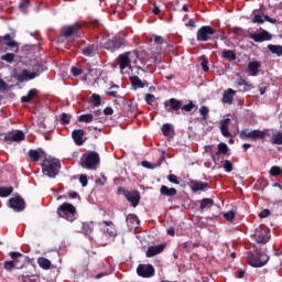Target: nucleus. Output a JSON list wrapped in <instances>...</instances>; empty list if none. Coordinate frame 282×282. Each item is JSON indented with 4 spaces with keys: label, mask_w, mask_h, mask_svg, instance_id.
<instances>
[{
    "label": "nucleus",
    "mask_w": 282,
    "mask_h": 282,
    "mask_svg": "<svg viewBox=\"0 0 282 282\" xmlns=\"http://www.w3.org/2000/svg\"><path fill=\"white\" fill-rule=\"evenodd\" d=\"M82 37V24L75 22L72 25H64L61 29V34L57 37L58 42H64V40L69 41L70 39Z\"/></svg>",
    "instance_id": "f257e3e1"
},
{
    "label": "nucleus",
    "mask_w": 282,
    "mask_h": 282,
    "mask_svg": "<svg viewBox=\"0 0 282 282\" xmlns=\"http://www.w3.org/2000/svg\"><path fill=\"white\" fill-rule=\"evenodd\" d=\"M196 108V105L193 101H189L188 105L183 106V101L172 97L171 99L164 101V109L167 112H174L182 110L183 112H192Z\"/></svg>",
    "instance_id": "f03ea898"
},
{
    "label": "nucleus",
    "mask_w": 282,
    "mask_h": 282,
    "mask_svg": "<svg viewBox=\"0 0 282 282\" xmlns=\"http://www.w3.org/2000/svg\"><path fill=\"white\" fill-rule=\"evenodd\" d=\"M100 164V156L97 152H88L80 158L79 165L86 170H95Z\"/></svg>",
    "instance_id": "7ed1b4c3"
},
{
    "label": "nucleus",
    "mask_w": 282,
    "mask_h": 282,
    "mask_svg": "<svg viewBox=\"0 0 282 282\" xmlns=\"http://www.w3.org/2000/svg\"><path fill=\"white\" fill-rule=\"evenodd\" d=\"M216 34H217V31L216 29H213L212 25H202L196 33V39L198 42L205 43L208 41L218 40L219 36Z\"/></svg>",
    "instance_id": "20e7f679"
},
{
    "label": "nucleus",
    "mask_w": 282,
    "mask_h": 282,
    "mask_svg": "<svg viewBox=\"0 0 282 282\" xmlns=\"http://www.w3.org/2000/svg\"><path fill=\"white\" fill-rule=\"evenodd\" d=\"M41 167L44 175L48 177H56L59 173L61 163L55 160L44 159Z\"/></svg>",
    "instance_id": "39448f33"
},
{
    "label": "nucleus",
    "mask_w": 282,
    "mask_h": 282,
    "mask_svg": "<svg viewBox=\"0 0 282 282\" xmlns=\"http://www.w3.org/2000/svg\"><path fill=\"white\" fill-rule=\"evenodd\" d=\"M76 207L73 206L69 203H63L58 208H57V215L61 218L66 219L69 223H73L76 219Z\"/></svg>",
    "instance_id": "423d86ee"
},
{
    "label": "nucleus",
    "mask_w": 282,
    "mask_h": 282,
    "mask_svg": "<svg viewBox=\"0 0 282 282\" xmlns=\"http://www.w3.org/2000/svg\"><path fill=\"white\" fill-rule=\"evenodd\" d=\"M268 261H269V257L258 249L252 250L249 253V263L253 268H262L268 263Z\"/></svg>",
    "instance_id": "0eeeda50"
},
{
    "label": "nucleus",
    "mask_w": 282,
    "mask_h": 282,
    "mask_svg": "<svg viewBox=\"0 0 282 282\" xmlns=\"http://www.w3.org/2000/svg\"><path fill=\"white\" fill-rule=\"evenodd\" d=\"M124 37H120V35H115V37H111L110 40H107V42H105L104 48L110 52H116L124 46Z\"/></svg>",
    "instance_id": "6e6552de"
},
{
    "label": "nucleus",
    "mask_w": 282,
    "mask_h": 282,
    "mask_svg": "<svg viewBox=\"0 0 282 282\" xmlns=\"http://www.w3.org/2000/svg\"><path fill=\"white\" fill-rule=\"evenodd\" d=\"M265 132L260 130L250 131L249 129H243L239 133V138L243 141L246 140H262L265 138Z\"/></svg>",
    "instance_id": "1a4fd4ad"
},
{
    "label": "nucleus",
    "mask_w": 282,
    "mask_h": 282,
    "mask_svg": "<svg viewBox=\"0 0 282 282\" xmlns=\"http://www.w3.org/2000/svg\"><path fill=\"white\" fill-rule=\"evenodd\" d=\"M118 194L123 195L126 199L131 203L132 207H137L140 204V193L126 191L123 187L118 188Z\"/></svg>",
    "instance_id": "9d476101"
},
{
    "label": "nucleus",
    "mask_w": 282,
    "mask_h": 282,
    "mask_svg": "<svg viewBox=\"0 0 282 282\" xmlns=\"http://www.w3.org/2000/svg\"><path fill=\"white\" fill-rule=\"evenodd\" d=\"M130 57H138L137 53H121V55H118V65L120 70H124L126 68H132L131 66V59Z\"/></svg>",
    "instance_id": "9b49d317"
},
{
    "label": "nucleus",
    "mask_w": 282,
    "mask_h": 282,
    "mask_svg": "<svg viewBox=\"0 0 282 282\" xmlns=\"http://www.w3.org/2000/svg\"><path fill=\"white\" fill-rule=\"evenodd\" d=\"M8 203H9V207L13 209V212L15 213H21L26 207L25 200L20 195L10 198Z\"/></svg>",
    "instance_id": "f8f14e48"
},
{
    "label": "nucleus",
    "mask_w": 282,
    "mask_h": 282,
    "mask_svg": "<svg viewBox=\"0 0 282 282\" xmlns=\"http://www.w3.org/2000/svg\"><path fill=\"white\" fill-rule=\"evenodd\" d=\"M256 241L258 243H268L270 241V229L268 228H257L254 232Z\"/></svg>",
    "instance_id": "ddd939ff"
},
{
    "label": "nucleus",
    "mask_w": 282,
    "mask_h": 282,
    "mask_svg": "<svg viewBox=\"0 0 282 282\" xmlns=\"http://www.w3.org/2000/svg\"><path fill=\"white\" fill-rule=\"evenodd\" d=\"M137 273L141 278H151L155 275V269L152 264H140L137 268Z\"/></svg>",
    "instance_id": "4468645a"
},
{
    "label": "nucleus",
    "mask_w": 282,
    "mask_h": 282,
    "mask_svg": "<svg viewBox=\"0 0 282 282\" xmlns=\"http://www.w3.org/2000/svg\"><path fill=\"white\" fill-rule=\"evenodd\" d=\"M25 140V134L23 131H15L4 134L3 141L11 143V142H22Z\"/></svg>",
    "instance_id": "2eb2a0df"
},
{
    "label": "nucleus",
    "mask_w": 282,
    "mask_h": 282,
    "mask_svg": "<svg viewBox=\"0 0 282 282\" xmlns=\"http://www.w3.org/2000/svg\"><path fill=\"white\" fill-rule=\"evenodd\" d=\"M39 76H40V73H30V70H26V68H24L21 73H18L17 75H14V78L19 83H23L26 80H33Z\"/></svg>",
    "instance_id": "dca6fc26"
},
{
    "label": "nucleus",
    "mask_w": 282,
    "mask_h": 282,
    "mask_svg": "<svg viewBox=\"0 0 282 282\" xmlns=\"http://www.w3.org/2000/svg\"><path fill=\"white\" fill-rule=\"evenodd\" d=\"M98 225L99 226L105 225L107 227V228H104V234L107 235L108 237L116 238L118 236L117 228L112 221L102 220V221L98 223Z\"/></svg>",
    "instance_id": "f3484780"
},
{
    "label": "nucleus",
    "mask_w": 282,
    "mask_h": 282,
    "mask_svg": "<svg viewBox=\"0 0 282 282\" xmlns=\"http://www.w3.org/2000/svg\"><path fill=\"white\" fill-rule=\"evenodd\" d=\"M250 39L256 43L268 42L272 40V33H269V31H262L261 33H253L250 35Z\"/></svg>",
    "instance_id": "a211bd4d"
},
{
    "label": "nucleus",
    "mask_w": 282,
    "mask_h": 282,
    "mask_svg": "<svg viewBox=\"0 0 282 282\" xmlns=\"http://www.w3.org/2000/svg\"><path fill=\"white\" fill-rule=\"evenodd\" d=\"M85 134L86 132L82 129L72 131V139L77 147H82L85 144L86 142V140H84Z\"/></svg>",
    "instance_id": "6ab92c4d"
},
{
    "label": "nucleus",
    "mask_w": 282,
    "mask_h": 282,
    "mask_svg": "<svg viewBox=\"0 0 282 282\" xmlns=\"http://www.w3.org/2000/svg\"><path fill=\"white\" fill-rule=\"evenodd\" d=\"M166 248V243L158 245V246H151L148 248L145 257L147 258H153L160 253H162Z\"/></svg>",
    "instance_id": "aec40b11"
},
{
    "label": "nucleus",
    "mask_w": 282,
    "mask_h": 282,
    "mask_svg": "<svg viewBox=\"0 0 282 282\" xmlns=\"http://www.w3.org/2000/svg\"><path fill=\"white\" fill-rule=\"evenodd\" d=\"M237 95V90H234V88H228L227 90H224L223 94V104L226 105H232L234 104V98Z\"/></svg>",
    "instance_id": "412c9836"
},
{
    "label": "nucleus",
    "mask_w": 282,
    "mask_h": 282,
    "mask_svg": "<svg viewBox=\"0 0 282 282\" xmlns=\"http://www.w3.org/2000/svg\"><path fill=\"white\" fill-rule=\"evenodd\" d=\"M230 122H231V119L228 118V119H224L220 121V133L223 137L225 138H230L232 137L231 132L229 131V126H230Z\"/></svg>",
    "instance_id": "4be33fe9"
},
{
    "label": "nucleus",
    "mask_w": 282,
    "mask_h": 282,
    "mask_svg": "<svg viewBox=\"0 0 282 282\" xmlns=\"http://www.w3.org/2000/svg\"><path fill=\"white\" fill-rule=\"evenodd\" d=\"M189 187L192 188L193 192H202V191L208 189L209 184L204 183L202 181H192L189 183Z\"/></svg>",
    "instance_id": "5701e85b"
},
{
    "label": "nucleus",
    "mask_w": 282,
    "mask_h": 282,
    "mask_svg": "<svg viewBox=\"0 0 282 282\" xmlns=\"http://www.w3.org/2000/svg\"><path fill=\"white\" fill-rule=\"evenodd\" d=\"M28 155L32 162H39L40 159L45 155V151L42 149L29 150Z\"/></svg>",
    "instance_id": "b1692460"
},
{
    "label": "nucleus",
    "mask_w": 282,
    "mask_h": 282,
    "mask_svg": "<svg viewBox=\"0 0 282 282\" xmlns=\"http://www.w3.org/2000/svg\"><path fill=\"white\" fill-rule=\"evenodd\" d=\"M261 67H262L261 62H257V59L253 62H249L248 64V70L250 72V75L253 77L259 76V72Z\"/></svg>",
    "instance_id": "393cba45"
},
{
    "label": "nucleus",
    "mask_w": 282,
    "mask_h": 282,
    "mask_svg": "<svg viewBox=\"0 0 282 282\" xmlns=\"http://www.w3.org/2000/svg\"><path fill=\"white\" fill-rule=\"evenodd\" d=\"M37 88H31L28 91V95H23L20 100L22 104H30L37 96Z\"/></svg>",
    "instance_id": "a878e982"
},
{
    "label": "nucleus",
    "mask_w": 282,
    "mask_h": 282,
    "mask_svg": "<svg viewBox=\"0 0 282 282\" xmlns=\"http://www.w3.org/2000/svg\"><path fill=\"white\" fill-rule=\"evenodd\" d=\"M126 223H127V226L130 229H134V228H138L140 226V220H139L138 216L132 215V214H129L126 217Z\"/></svg>",
    "instance_id": "bb28decb"
},
{
    "label": "nucleus",
    "mask_w": 282,
    "mask_h": 282,
    "mask_svg": "<svg viewBox=\"0 0 282 282\" xmlns=\"http://www.w3.org/2000/svg\"><path fill=\"white\" fill-rule=\"evenodd\" d=\"M129 80L134 89H143L147 86V84L142 82L138 75H132L129 77Z\"/></svg>",
    "instance_id": "cd10ccee"
},
{
    "label": "nucleus",
    "mask_w": 282,
    "mask_h": 282,
    "mask_svg": "<svg viewBox=\"0 0 282 282\" xmlns=\"http://www.w3.org/2000/svg\"><path fill=\"white\" fill-rule=\"evenodd\" d=\"M160 194L162 196H166V197H174L177 195V189L176 188H170L166 185H162L160 188Z\"/></svg>",
    "instance_id": "c85d7f7f"
},
{
    "label": "nucleus",
    "mask_w": 282,
    "mask_h": 282,
    "mask_svg": "<svg viewBox=\"0 0 282 282\" xmlns=\"http://www.w3.org/2000/svg\"><path fill=\"white\" fill-rule=\"evenodd\" d=\"M215 205V200L212 198H204L200 200L199 212L203 213L205 208H210Z\"/></svg>",
    "instance_id": "c756f323"
},
{
    "label": "nucleus",
    "mask_w": 282,
    "mask_h": 282,
    "mask_svg": "<svg viewBox=\"0 0 282 282\" xmlns=\"http://www.w3.org/2000/svg\"><path fill=\"white\" fill-rule=\"evenodd\" d=\"M36 262H37L39 267L43 270H48L52 267V262L44 257L37 258Z\"/></svg>",
    "instance_id": "7c9ffc66"
},
{
    "label": "nucleus",
    "mask_w": 282,
    "mask_h": 282,
    "mask_svg": "<svg viewBox=\"0 0 282 282\" xmlns=\"http://www.w3.org/2000/svg\"><path fill=\"white\" fill-rule=\"evenodd\" d=\"M223 58H225L229 62H234L237 59V53H235V51H229V50L225 48L223 51Z\"/></svg>",
    "instance_id": "2f4dec72"
},
{
    "label": "nucleus",
    "mask_w": 282,
    "mask_h": 282,
    "mask_svg": "<svg viewBox=\"0 0 282 282\" xmlns=\"http://www.w3.org/2000/svg\"><path fill=\"white\" fill-rule=\"evenodd\" d=\"M1 40H3V41L6 42V45H7L8 47H11V48L18 47V43L14 42V40H12L10 33H6V35H4L3 37H0V41H1Z\"/></svg>",
    "instance_id": "473e14b6"
},
{
    "label": "nucleus",
    "mask_w": 282,
    "mask_h": 282,
    "mask_svg": "<svg viewBox=\"0 0 282 282\" xmlns=\"http://www.w3.org/2000/svg\"><path fill=\"white\" fill-rule=\"evenodd\" d=\"M96 46L95 44H88V46H85L84 50H82V54L87 57H91L95 54Z\"/></svg>",
    "instance_id": "72a5a7b5"
},
{
    "label": "nucleus",
    "mask_w": 282,
    "mask_h": 282,
    "mask_svg": "<svg viewBox=\"0 0 282 282\" xmlns=\"http://www.w3.org/2000/svg\"><path fill=\"white\" fill-rule=\"evenodd\" d=\"M17 55L14 53H4V55H0V61L12 64L15 62Z\"/></svg>",
    "instance_id": "f704fd0d"
},
{
    "label": "nucleus",
    "mask_w": 282,
    "mask_h": 282,
    "mask_svg": "<svg viewBox=\"0 0 282 282\" xmlns=\"http://www.w3.org/2000/svg\"><path fill=\"white\" fill-rule=\"evenodd\" d=\"M94 223H83L80 230L83 234L89 235L94 231Z\"/></svg>",
    "instance_id": "c9c22d12"
},
{
    "label": "nucleus",
    "mask_w": 282,
    "mask_h": 282,
    "mask_svg": "<svg viewBox=\"0 0 282 282\" xmlns=\"http://www.w3.org/2000/svg\"><path fill=\"white\" fill-rule=\"evenodd\" d=\"M113 89H119L118 84H112V86H110L109 90H106V95L112 97V98H121L120 95H118L117 90Z\"/></svg>",
    "instance_id": "e433bc0d"
},
{
    "label": "nucleus",
    "mask_w": 282,
    "mask_h": 282,
    "mask_svg": "<svg viewBox=\"0 0 282 282\" xmlns=\"http://www.w3.org/2000/svg\"><path fill=\"white\" fill-rule=\"evenodd\" d=\"M268 50L278 56L282 55V46H279L276 44H268Z\"/></svg>",
    "instance_id": "4c0bfd02"
},
{
    "label": "nucleus",
    "mask_w": 282,
    "mask_h": 282,
    "mask_svg": "<svg viewBox=\"0 0 282 282\" xmlns=\"http://www.w3.org/2000/svg\"><path fill=\"white\" fill-rule=\"evenodd\" d=\"M252 23H254V24H257V23L263 24L264 23L263 15L261 13H259V10H253Z\"/></svg>",
    "instance_id": "58836bf2"
},
{
    "label": "nucleus",
    "mask_w": 282,
    "mask_h": 282,
    "mask_svg": "<svg viewBox=\"0 0 282 282\" xmlns=\"http://www.w3.org/2000/svg\"><path fill=\"white\" fill-rule=\"evenodd\" d=\"M14 188L12 186L9 187H0V197L7 198L13 193Z\"/></svg>",
    "instance_id": "ea45409f"
},
{
    "label": "nucleus",
    "mask_w": 282,
    "mask_h": 282,
    "mask_svg": "<svg viewBox=\"0 0 282 282\" xmlns=\"http://www.w3.org/2000/svg\"><path fill=\"white\" fill-rule=\"evenodd\" d=\"M229 153V147L226 143H219L218 144V151L216 152V155H226Z\"/></svg>",
    "instance_id": "a19ab883"
},
{
    "label": "nucleus",
    "mask_w": 282,
    "mask_h": 282,
    "mask_svg": "<svg viewBox=\"0 0 282 282\" xmlns=\"http://www.w3.org/2000/svg\"><path fill=\"white\" fill-rule=\"evenodd\" d=\"M95 119L94 115L87 113V115H82L78 117V122H85V123H90Z\"/></svg>",
    "instance_id": "79ce46f5"
},
{
    "label": "nucleus",
    "mask_w": 282,
    "mask_h": 282,
    "mask_svg": "<svg viewBox=\"0 0 282 282\" xmlns=\"http://www.w3.org/2000/svg\"><path fill=\"white\" fill-rule=\"evenodd\" d=\"M271 143L273 145H282V132H278L272 135Z\"/></svg>",
    "instance_id": "37998d69"
},
{
    "label": "nucleus",
    "mask_w": 282,
    "mask_h": 282,
    "mask_svg": "<svg viewBox=\"0 0 282 282\" xmlns=\"http://www.w3.org/2000/svg\"><path fill=\"white\" fill-rule=\"evenodd\" d=\"M209 112H210V110H209V108L206 107V106H203V107L199 108V115L202 116V119H203V120H208V118H209Z\"/></svg>",
    "instance_id": "c03bdc74"
},
{
    "label": "nucleus",
    "mask_w": 282,
    "mask_h": 282,
    "mask_svg": "<svg viewBox=\"0 0 282 282\" xmlns=\"http://www.w3.org/2000/svg\"><path fill=\"white\" fill-rule=\"evenodd\" d=\"M91 104L95 107H100L101 106V97L99 95H97L96 93H94L91 95Z\"/></svg>",
    "instance_id": "a18cd8bd"
},
{
    "label": "nucleus",
    "mask_w": 282,
    "mask_h": 282,
    "mask_svg": "<svg viewBox=\"0 0 282 282\" xmlns=\"http://www.w3.org/2000/svg\"><path fill=\"white\" fill-rule=\"evenodd\" d=\"M161 131L164 137H169L172 132V126L170 123H165L162 126Z\"/></svg>",
    "instance_id": "49530a36"
},
{
    "label": "nucleus",
    "mask_w": 282,
    "mask_h": 282,
    "mask_svg": "<svg viewBox=\"0 0 282 282\" xmlns=\"http://www.w3.org/2000/svg\"><path fill=\"white\" fill-rule=\"evenodd\" d=\"M144 100H145L147 105L152 106L155 102L156 97H155V95H151V93H148L144 97Z\"/></svg>",
    "instance_id": "de8ad7c7"
},
{
    "label": "nucleus",
    "mask_w": 282,
    "mask_h": 282,
    "mask_svg": "<svg viewBox=\"0 0 282 282\" xmlns=\"http://www.w3.org/2000/svg\"><path fill=\"white\" fill-rule=\"evenodd\" d=\"M200 59L203 61V62L200 63V66H202L203 70H204V72H209V66H208L209 62H208L206 55H202V56H200Z\"/></svg>",
    "instance_id": "09e8293b"
},
{
    "label": "nucleus",
    "mask_w": 282,
    "mask_h": 282,
    "mask_svg": "<svg viewBox=\"0 0 282 282\" xmlns=\"http://www.w3.org/2000/svg\"><path fill=\"white\" fill-rule=\"evenodd\" d=\"M14 268H17V261H6L3 263V269L7 270V271H11Z\"/></svg>",
    "instance_id": "8fccbe9b"
},
{
    "label": "nucleus",
    "mask_w": 282,
    "mask_h": 282,
    "mask_svg": "<svg viewBox=\"0 0 282 282\" xmlns=\"http://www.w3.org/2000/svg\"><path fill=\"white\" fill-rule=\"evenodd\" d=\"M161 164H162V161H160L158 164H152V163L147 162V161H143V162L141 163V165H142L143 167H147V169H149V170H153V169L160 166Z\"/></svg>",
    "instance_id": "3c124183"
},
{
    "label": "nucleus",
    "mask_w": 282,
    "mask_h": 282,
    "mask_svg": "<svg viewBox=\"0 0 282 282\" xmlns=\"http://www.w3.org/2000/svg\"><path fill=\"white\" fill-rule=\"evenodd\" d=\"M9 257L12 259V261H14L15 263H18V259L22 258L23 254L21 252H15V251H11L9 253Z\"/></svg>",
    "instance_id": "603ef678"
},
{
    "label": "nucleus",
    "mask_w": 282,
    "mask_h": 282,
    "mask_svg": "<svg viewBox=\"0 0 282 282\" xmlns=\"http://www.w3.org/2000/svg\"><path fill=\"white\" fill-rule=\"evenodd\" d=\"M282 174V170L279 166H272L270 170V175L271 176H279Z\"/></svg>",
    "instance_id": "864d4df0"
},
{
    "label": "nucleus",
    "mask_w": 282,
    "mask_h": 282,
    "mask_svg": "<svg viewBox=\"0 0 282 282\" xmlns=\"http://www.w3.org/2000/svg\"><path fill=\"white\" fill-rule=\"evenodd\" d=\"M224 170H225L227 173H231V172L234 171V164H232L230 161L226 160V161L224 162Z\"/></svg>",
    "instance_id": "5fc2aeb1"
},
{
    "label": "nucleus",
    "mask_w": 282,
    "mask_h": 282,
    "mask_svg": "<svg viewBox=\"0 0 282 282\" xmlns=\"http://www.w3.org/2000/svg\"><path fill=\"white\" fill-rule=\"evenodd\" d=\"M70 73L73 76L77 77L80 76L84 73V70L82 68H77V66H72Z\"/></svg>",
    "instance_id": "6e6d98bb"
},
{
    "label": "nucleus",
    "mask_w": 282,
    "mask_h": 282,
    "mask_svg": "<svg viewBox=\"0 0 282 282\" xmlns=\"http://www.w3.org/2000/svg\"><path fill=\"white\" fill-rule=\"evenodd\" d=\"M70 116L69 115H67V113H62L61 115V122L63 123V124H69L70 123Z\"/></svg>",
    "instance_id": "4d7b16f0"
},
{
    "label": "nucleus",
    "mask_w": 282,
    "mask_h": 282,
    "mask_svg": "<svg viewBox=\"0 0 282 282\" xmlns=\"http://www.w3.org/2000/svg\"><path fill=\"white\" fill-rule=\"evenodd\" d=\"M236 217V213L235 212H227L226 214H224V218L227 221H234Z\"/></svg>",
    "instance_id": "13d9d810"
},
{
    "label": "nucleus",
    "mask_w": 282,
    "mask_h": 282,
    "mask_svg": "<svg viewBox=\"0 0 282 282\" xmlns=\"http://www.w3.org/2000/svg\"><path fill=\"white\" fill-rule=\"evenodd\" d=\"M167 180H169L170 183H173L175 185H180L181 184V182L178 181V177L176 175H174V174H170L167 176Z\"/></svg>",
    "instance_id": "bf43d9fd"
},
{
    "label": "nucleus",
    "mask_w": 282,
    "mask_h": 282,
    "mask_svg": "<svg viewBox=\"0 0 282 282\" xmlns=\"http://www.w3.org/2000/svg\"><path fill=\"white\" fill-rule=\"evenodd\" d=\"M79 183L82 184V187H87V185H88L87 175H79Z\"/></svg>",
    "instance_id": "052dcab7"
},
{
    "label": "nucleus",
    "mask_w": 282,
    "mask_h": 282,
    "mask_svg": "<svg viewBox=\"0 0 282 282\" xmlns=\"http://www.w3.org/2000/svg\"><path fill=\"white\" fill-rule=\"evenodd\" d=\"M232 33L238 36H242L245 34V31L242 29H240V26H234Z\"/></svg>",
    "instance_id": "680f3d73"
},
{
    "label": "nucleus",
    "mask_w": 282,
    "mask_h": 282,
    "mask_svg": "<svg viewBox=\"0 0 282 282\" xmlns=\"http://www.w3.org/2000/svg\"><path fill=\"white\" fill-rule=\"evenodd\" d=\"M263 21H267V22H269V23H271V24H276V19L270 18L269 14H264V15H263Z\"/></svg>",
    "instance_id": "e2e57ef3"
},
{
    "label": "nucleus",
    "mask_w": 282,
    "mask_h": 282,
    "mask_svg": "<svg viewBox=\"0 0 282 282\" xmlns=\"http://www.w3.org/2000/svg\"><path fill=\"white\" fill-rule=\"evenodd\" d=\"M152 13L154 15H160V13H161V9H160V7L156 3L153 4Z\"/></svg>",
    "instance_id": "0e129e2a"
},
{
    "label": "nucleus",
    "mask_w": 282,
    "mask_h": 282,
    "mask_svg": "<svg viewBox=\"0 0 282 282\" xmlns=\"http://www.w3.org/2000/svg\"><path fill=\"white\" fill-rule=\"evenodd\" d=\"M154 43L158 44V45H163L164 40L161 35H155Z\"/></svg>",
    "instance_id": "69168bd1"
},
{
    "label": "nucleus",
    "mask_w": 282,
    "mask_h": 282,
    "mask_svg": "<svg viewBox=\"0 0 282 282\" xmlns=\"http://www.w3.org/2000/svg\"><path fill=\"white\" fill-rule=\"evenodd\" d=\"M115 113L113 109L111 107H107L104 109L105 116H112Z\"/></svg>",
    "instance_id": "338daca9"
},
{
    "label": "nucleus",
    "mask_w": 282,
    "mask_h": 282,
    "mask_svg": "<svg viewBox=\"0 0 282 282\" xmlns=\"http://www.w3.org/2000/svg\"><path fill=\"white\" fill-rule=\"evenodd\" d=\"M270 216V210L269 209H264L259 214L260 218H267Z\"/></svg>",
    "instance_id": "774afa93"
}]
</instances>
